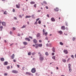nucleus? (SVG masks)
Masks as SVG:
<instances>
[{
  "label": "nucleus",
  "instance_id": "nucleus-23",
  "mask_svg": "<svg viewBox=\"0 0 76 76\" xmlns=\"http://www.w3.org/2000/svg\"><path fill=\"white\" fill-rule=\"evenodd\" d=\"M45 55H46V56H48L49 54H48V52H46L45 53Z\"/></svg>",
  "mask_w": 76,
  "mask_h": 76
},
{
  "label": "nucleus",
  "instance_id": "nucleus-34",
  "mask_svg": "<svg viewBox=\"0 0 76 76\" xmlns=\"http://www.w3.org/2000/svg\"><path fill=\"white\" fill-rule=\"evenodd\" d=\"M26 28V25H23V27H21V28Z\"/></svg>",
  "mask_w": 76,
  "mask_h": 76
},
{
  "label": "nucleus",
  "instance_id": "nucleus-46",
  "mask_svg": "<svg viewBox=\"0 0 76 76\" xmlns=\"http://www.w3.org/2000/svg\"><path fill=\"white\" fill-rule=\"evenodd\" d=\"M17 66L18 68H19V67H20V65H17Z\"/></svg>",
  "mask_w": 76,
  "mask_h": 76
},
{
  "label": "nucleus",
  "instance_id": "nucleus-22",
  "mask_svg": "<svg viewBox=\"0 0 76 76\" xmlns=\"http://www.w3.org/2000/svg\"><path fill=\"white\" fill-rule=\"evenodd\" d=\"M39 36H40V34H39V33H38L37 35V37H39Z\"/></svg>",
  "mask_w": 76,
  "mask_h": 76
},
{
  "label": "nucleus",
  "instance_id": "nucleus-42",
  "mask_svg": "<svg viewBox=\"0 0 76 76\" xmlns=\"http://www.w3.org/2000/svg\"><path fill=\"white\" fill-rule=\"evenodd\" d=\"M25 68L24 67H23L22 68V70H25Z\"/></svg>",
  "mask_w": 76,
  "mask_h": 76
},
{
  "label": "nucleus",
  "instance_id": "nucleus-43",
  "mask_svg": "<svg viewBox=\"0 0 76 76\" xmlns=\"http://www.w3.org/2000/svg\"><path fill=\"white\" fill-rule=\"evenodd\" d=\"M69 69V71L70 72H72V69H71V68Z\"/></svg>",
  "mask_w": 76,
  "mask_h": 76
},
{
  "label": "nucleus",
  "instance_id": "nucleus-47",
  "mask_svg": "<svg viewBox=\"0 0 76 76\" xmlns=\"http://www.w3.org/2000/svg\"><path fill=\"white\" fill-rule=\"evenodd\" d=\"M72 40L73 41H75V37H73L72 38Z\"/></svg>",
  "mask_w": 76,
  "mask_h": 76
},
{
  "label": "nucleus",
  "instance_id": "nucleus-29",
  "mask_svg": "<svg viewBox=\"0 0 76 76\" xmlns=\"http://www.w3.org/2000/svg\"><path fill=\"white\" fill-rule=\"evenodd\" d=\"M1 60L2 61H3L4 60V59L3 58H1Z\"/></svg>",
  "mask_w": 76,
  "mask_h": 76
},
{
  "label": "nucleus",
  "instance_id": "nucleus-11",
  "mask_svg": "<svg viewBox=\"0 0 76 76\" xmlns=\"http://www.w3.org/2000/svg\"><path fill=\"white\" fill-rule=\"evenodd\" d=\"M58 33L60 34L61 35L63 34V32L61 31H58Z\"/></svg>",
  "mask_w": 76,
  "mask_h": 76
},
{
  "label": "nucleus",
  "instance_id": "nucleus-58",
  "mask_svg": "<svg viewBox=\"0 0 76 76\" xmlns=\"http://www.w3.org/2000/svg\"><path fill=\"white\" fill-rule=\"evenodd\" d=\"M19 16L20 18H22V15H19Z\"/></svg>",
  "mask_w": 76,
  "mask_h": 76
},
{
  "label": "nucleus",
  "instance_id": "nucleus-61",
  "mask_svg": "<svg viewBox=\"0 0 76 76\" xmlns=\"http://www.w3.org/2000/svg\"><path fill=\"white\" fill-rule=\"evenodd\" d=\"M13 29H14V30H15V29H16V28H15V27H13Z\"/></svg>",
  "mask_w": 76,
  "mask_h": 76
},
{
  "label": "nucleus",
  "instance_id": "nucleus-25",
  "mask_svg": "<svg viewBox=\"0 0 76 76\" xmlns=\"http://www.w3.org/2000/svg\"><path fill=\"white\" fill-rule=\"evenodd\" d=\"M15 57V54H13L12 56V59H13Z\"/></svg>",
  "mask_w": 76,
  "mask_h": 76
},
{
  "label": "nucleus",
  "instance_id": "nucleus-33",
  "mask_svg": "<svg viewBox=\"0 0 76 76\" xmlns=\"http://www.w3.org/2000/svg\"><path fill=\"white\" fill-rule=\"evenodd\" d=\"M7 11H5L4 13V14L5 15H7Z\"/></svg>",
  "mask_w": 76,
  "mask_h": 76
},
{
  "label": "nucleus",
  "instance_id": "nucleus-60",
  "mask_svg": "<svg viewBox=\"0 0 76 76\" xmlns=\"http://www.w3.org/2000/svg\"><path fill=\"white\" fill-rule=\"evenodd\" d=\"M45 39L46 40H48V38L47 37H46Z\"/></svg>",
  "mask_w": 76,
  "mask_h": 76
},
{
  "label": "nucleus",
  "instance_id": "nucleus-50",
  "mask_svg": "<svg viewBox=\"0 0 76 76\" xmlns=\"http://www.w3.org/2000/svg\"><path fill=\"white\" fill-rule=\"evenodd\" d=\"M12 12H15V9H13Z\"/></svg>",
  "mask_w": 76,
  "mask_h": 76
},
{
  "label": "nucleus",
  "instance_id": "nucleus-16",
  "mask_svg": "<svg viewBox=\"0 0 76 76\" xmlns=\"http://www.w3.org/2000/svg\"><path fill=\"white\" fill-rule=\"evenodd\" d=\"M8 64V62L7 61L5 62L4 63V65L5 66H6V65H7V64Z\"/></svg>",
  "mask_w": 76,
  "mask_h": 76
},
{
  "label": "nucleus",
  "instance_id": "nucleus-19",
  "mask_svg": "<svg viewBox=\"0 0 76 76\" xmlns=\"http://www.w3.org/2000/svg\"><path fill=\"white\" fill-rule=\"evenodd\" d=\"M52 51L55 53V48H53L52 49Z\"/></svg>",
  "mask_w": 76,
  "mask_h": 76
},
{
  "label": "nucleus",
  "instance_id": "nucleus-31",
  "mask_svg": "<svg viewBox=\"0 0 76 76\" xmlns=\"http://www.w3.org/2000/svg\"><path fill=\"white\" fill-rule=\"evenodd\" d=\"M30 4H35V2L31 1L30 2Z\"/></svg>",
  "mask_w": 76,
  "mask_h": 76
},
{
  "label": "nucleus",
  "instance_id": "nucleus-54",
  "mask_svg": "<svg viewBox=\"0 0 76 76\" xmlns=\"http://www.w3.org/2000/svg\"><path fill=\"white\" fill-rule=\"evenodd\" d=\"M39 20V18H38L36 20V21H38V20Z\"/></svg>",
  "mask_w": 76,
  "mask_h": 76
},
{
  "label": "nucleus",
  "instance_id": "nucleus-55",
  "mask_svg": "<svg viewBox=\"0 0 76 76\" xmlns=\"http://www.w3.org/2000/svg\"><path fill=\"white\" fill-rule=\"evenodd\" d=\"M52 56H54V53H52Z\"/></svg>",
  "mask_w": 76,
  "mask_h": 76
},
{
  "label": "nucleus",
  "instance_id": "nucleus-5",
  "mask_svg": "<svg viewBox=\"0 0 76 76\" xmlns=\"http://www.w3.org/2000/svg\"><path fill=\"white\" fill-rule=\"evenodd\" d=\"M64 52L66 54H68V51L67 50H64Z\"/></svg>",
  "mask_w": 76,
  "mask_h": 76
},
{
  "label": "nucleus",
  "instance_id": "nucleus-56",
  "mask_svg": "<svg viewBox=\"0 0 76 76\" xmlns=\"http://www.w3.org/2000/svg\"><path fill=\"white\" fill-rule=\"evenodd\" d=\"M39 42H42V40H39Z\"/></svg>",
  "mask_w": 76,
  "mask_h": 76
},
{
  "label": "nucleus",
  "instance_id": "nucleus-40",
  "mask_svg": "<svg viewBox=\"0 0 76 76\" xmlns=\"http://www.w3.org/2000/svg\"><path fill=\"white\" fill-rule=\"evenodd\" d=\"M7 75H8V74H7V73H5L4 74V76H7Z\"/></svg>",
  "mask_w": 76,
  "mask_h": 76
},
{
  "label": "nucleus",
  "instance_id": "nucleus-30",
  "mask_svg": "<svg viewBox=\"0 0 76 76\" xmlns=\"http://www.w3.org/2000/svg\"><path fill=\"white\" fill-rule=\"evenodd\" d=\"M71 66V64H68V67H69V69H70L71 67H70Z\"/></svg>",
  "mask_w": 76,
  "mask_h": 76
},
{
  "label": "nucleus",
  "instance_id": "nucleus-35",
  "mask_svg": "<svg viewBox=\"0 0 76 76\" xmlns=\"http://www.w3.org/2000/svg\"><path fill=\"white\" fill-rule=\"evenodd\" d=\"M60 45H63V43H62V42H60Z\"/></svg>",
  "mask_w": 76,
  "mask_h": 76
},
{
  "label": "nucleus",
  "instance_id": "nucleus-53",
  "mask_svg": "<svg viewBox=\"0 0 76 76\" xmlns=\"http://www.w3.org/2000/svg\"><path fill=\"white\" fill-rule=\"evenodd\" d=\"M70 60V58H69L67 60V61H69Z\"/></svg>",
  "mask_w": 76,
  "mask_h": 76
},
{
  "label": "nucleus",
  "instance_id": "nucleus-48",
  "mask_svg": "<svg viewBox=\"0 0 76 76\" xmlns=\"http://www.w3.org/2000/svg\"><path fill=\"white\" fill-rule=\"evenodd\" d=\"M71 57L73 58H74V56L73 55L71 56Z\"/></svg>",
  "mask_w": 76,
  "mask_h": 76
},
{
  "label": "nucleus",
  "instance_id": "nucleus-7",
  "mask_svg": "<svg viewBox=\"0 0 76 76\" xmlns=\"http://www.w3.org/2000/svg\"><path fill=\"white\" fill-rule=\"evenodd\" d=\"M23 44L25 45H28V42H23Z\"/></svg>",
  "mask_w": 76,
  "mask_h": 76
},
{
  "label": "nucleus",
  "instance_id": "nucleus-39",
  "mask_svg": "<svg viewBox=\"0 0 76 76\" xmlns=\"http://www.w3.org/2000/svg\"><path fill=\"white\" fill-rule=\"evenodd\" d=\"M10 66H7V69H10Z\"/></svg>",
  "mask_w": 76,
  "mask_h": 76
},
{
  "label": "nucleus",
  "instance_id": "nucleus-1",
  "mask_svg": "<svg viewBox=\"0 0 76 76\" xmlns=\"http://www.w3.org/2000/svg\"><path fill=\"white\" fill-rule=\"evenodd\" d=\"M32 73H34L36 72V70H35V68H34L32 69L31 71Z\"/></svg>",
  "mask_w": 76,
  "mask_h": 76
},
{
  "label": "nucleus",
  "instance_id": "nucleus-17",
  "mask_svg": "<svg viewBox=\"0 0 76 76\" xmlns=\"http://www.w3.org/2000/svg\"><path fill=\"white\" fill-rule=\"evenodd\" d=\"M2 24L4 26H5L6 25V23L4 22H2Z\"/></svg>",
  "mask_w": 76,
  "mask_h": 76
},
{
  "label": "nucleus",
  "instance_id": "nucleus-63",
  "mask_svg": "<svg viewBox=\"0 0 76 76\" xmlns=\"http://www.w3.org/2000/svg\"><path fill=\"white\" fill-rule=\"evenodd\" d=\"M46 46H47V47H49V46H48V44H46Z\"/></svg>",
  "mask_w": 76,
  "mask_h": 76
},
{
  "label": "nucleus",
  "instance_id": "nucleus-37",
  "mask_svg": "<svg viewBox=\"0 0 76 76\" xmlns=\"http://www.w3.org/2000/svg\"><path fill=\"white\" fill-rule=\"evenodd\" d=\"M43 3H45V4H47V2H46V1H43Z\"/></svg>",
  "mask_w": 76,
  "mask_h": 76
},
{
  "label": "nucleus",
  "instance_id": "nucleus-26",
  "mask_svg": "<svg viewBox=\"0 0 76 76\" xmlns=\"http://www.w3.org/2000/svg\"><path fill=\"white\" fill-rule=\"evenodd\" d=\"M56 56H53L52 57V58H53V59L54 60H56Z\"/></svg>",
  "mask_w": 76,
  "mask_h": 76
},
{
  "label": "nucleus",
  "instance_id": "nucleus-8",
  "mask_svg": "<svg viewBox=\"0 0 76 76\" xmlns=\"http://www.w3.org/2000/svg\"><path fill=\"white\" fill-rule=\"evenodd\" d=\"M25 39L26 40H27L28 41H31V39H30L28 37L26 38Z\"/></svg>",
  "mask_w": 76,
  "mask_h": 76
},
{
  "label": "nucleus",
  "instance_id": "nucleus-45",
  "mask_svg": "<svg viewBox=\"0 0 76 76\" xmlns=\"http://www.w3.org/2000/svg\"><path fill=\"white\" fill-rule=\"evenodd\" d=\"M51 46H52V45L51 44H49V47H51Z\"/></svg>",
  "mask_w": 76,
  "mask_h": 76
},
{
  "label": "nucleus",
  "instance_id": "nucleus-15",
  "mask_svg": "<svg viewBox=\"0 0 76 76\" xmlns=\"http://www.w3.org/2000/svg\"><path fill=\"white\" fill-rule=\"evenodd\" d=\"M38 54H39V57H41V56H42V54L41 53H40V52H39L38 53Z\"/></svg>",
  "mask_w": 76,
  "mask_h": 76
},
{
  "label": "nucleus",
  "instance_id": "nucleus-62",
  "mask_svg": "<svg viewBox=\"0 0 76 76\" xmlns=\"http://www.w3.org/2000/svg\"><path fill=\"white\" fill-rule=\"evenodd\" d=\"M41 12V10H38V11H37V12Z\"/></svg>",
  "mask_w": 76,
  "mask_h": 76
},
{
  "label": "nucleus",
  "instance_id": "nucleus-59",
  "mask_svg": "<svg viewBox=\"0 0 76 76\" xmlns=\"http://www.w3.org/2000/svg\"><path fill=\"white\" fill-rule=\"evenodd\" d=\"M18 36H20V34H19V33H18Z\"/></svg>",
  "mask_w": 76,
  "mask_h": 76
},
{
  "label": "nucleus",
  "instance_id": "nucleus-49",
  "mask_svg": "<svg viewBox=\"0 0 76 76\" xmlns=\"http://www.w3.org/2000/svg\"><path fill=\"white\" fill-rule=\"evenodd\" d=\"M29 38H31V39H32V37L31 36H29Z\"/></svg>",
  "mask_w": 76,
  "mask_h": 76
},
{
  "label": "nucleus",
  "instance_id": "nucleus-38",
  "mask_svg": "<svg viewBox=\"0 0 76 76\" xmlns=\"http://www.w3.org/2000/svg\"><path fill=\"white\" fill-rule=\"evenodd\" d=\"M38 23H39V24H41V20H39Z\"/></svg>",
  "mask_w": 76,
  "mask_h": 76
},
{
  "label": "nucleus",
  "instance_id": "nucleus-6",
  "mask_svg": "<svg viewBox=\"0 0 76 76\" xmlns=\"http://www.w3.org/2000/svg\"><path fill=\"white\" fill-rule=\"evenodd\" d=\"M35 48L36 49H38V44H35Z\"/></svg>",
  "mask_w": 76,
  "mask_h": 76
},
{
  "label": "nucleus",
  "instance_id": "nucleus-51",
  "mask_svg": "<svg viewBox=\"0 0 76 76\" xmlns=\"http://www.w3.org/2000/svg\"><path fill=\"white\" fill-rule=\"evenodd\" d=\"M10 34L11 35V34H12V31H10Z\"/></svg>",
  "mask_w": 76,
  "mask_h": 76
},
{
  "label": "nucleus",
  "instance_id": "nucleus-9",
  "mask_svg": "<svg viewBox=\"0 0 76 76\" xmlns=\"http://www.w3.org/2000/svg\"><path fill=\"white\" fill-rule=\"evenodd\" d=\"M26 74H27V75H32V76H33V74H31V73L28 72H27L26 73Z\"/></svg>",
  "mask_w": 76,
  "mask_h": 76
},
{
  "label": "nucleus",
  "instance_id": "nucleus-21",
  "mask_svg": "<svg viewBox=\"0 0 76 76\" xmlns=\"http://www.w3.org/2000/svg\"><path fill=\"white\" fill-rule=\"evenodd\" d=\"M45 32V29H44L43 30V35H44Z\"/></svg>",
  "mask_w": 76,
  "mask_h": 76
},
{
  "label": "nucleus",
  "instance_id": "nucleus-36",
  "mask_svg": "<svg viewBox=\"0 0 76 76\" xmlns=\"http://www.w3.org/2000/svg\"><path fill=\"white\" fill-rule=\"evenodd\" d=\"M31 54L32 56H34V55L35 54V52H33L31 53Z\"/></svg>",
  "mask_w": 76,
  "mask_h": 76
},
{
  "label": "nucleus",
  "instance_id": "nucleus-24",
  "mask_svg": "<svg viewBox=\"0 0 76 76\" xmlns=\"http://www.w3.org/2000/svg\"><path fill=\"white\" fill-rule=\"evenodd\" d=\"M44 35H45V36L46 37H47V35H48V32H46L45 33Z\"/></svg>",
  "mask_w": 76,
  "mask_h": 76
},
{
  "label": "nucleus",
  "instance_id": "nucleus-28",
  "mask_svg": "<svg viewBox=\"0 0 76 76\" xmlns=\"http://www.w3.org/2000/svg\"><path fill=\"white\" fill-rule=\"evenodd\" d=\"M62 61H63V62H64V63H66V60L65 59H63Z\"/></svg>",
  "mask_w": 76,
  "mask_h": 76
},
{
  "label": "nucleus",
  "instance_id": "nucleus-44",
  "mask_svg": "<svg viewBox=\"0 0 76 76\" xmlns=\"http://www.w3.org/2000/svg\"><path fill=\"white\" fill-rule=\"evenodd\" d=\"M37 21H36L34 23V25H37Z\"/></svg>",
  "mask_w": 76,
  "mask_h": 76
},
{
  "label": "nucleus",
  "instance_id": "nucleus-27",
  "mask_svg": "<svg viewBox=\"0 0 76 76\" xmlns=\"http://www.w3.org/2000/svg\"><path fill=\"white\" fill-rule=\"evenodd\" d=\"M28 56H31V52H28Z\"/></svg>",
  "mask_w": 76,
  "mask_h": 76
},
{
  "label": "nucleus",
  "instance_id": "nucleus-13",
  "mask_svg": "<svg viewBox=\"0 0 76 76\" xmlns=\"http://www.w3.org/2000/svg\"><path fill=\"white\" fill-rule=\"evenodd\" d=\"M51 21H52V22H55V21H56L55 19H54V18H51Z\"/></svg>",
  "mask_w": 76,
  "mask_h": 76
},
{
  "label": "nucleus",
  "instance_id": "nucleus-52",
  "mask_svg": "<svg viewBox=\"0 0 76 76\" xmlns=\"http://www.w3.org/2000/svg\"><path fill=\"white\" fill-rule=\"evenodd\" d=\"M14 19H15V20H17V18H16V17H14Z\"/></svg>",
  "mask_w": 76,
  "mask_h": 76
},
{
  "label": "nucleus",
  "instance_id": "nucleus-32",
  "mask_svg": "<svg viewBox=\"0 0 76 76\" xmlns=\"http://www.w3.org/2000/svg\"><path fill=\"white\" fill-rule=\"evenodd\" d=\"M3 27L2 26H1L0 27V28L1 29V31H2V29H3Z\"/></svg>",
  "mask_w": 76,
  "mask_h": 76
},
{
  "label": "nucleus",
  "instance_id": "nucleus-4",
  "mask_svg": "<svg viewBox=\"0 0 76 76\" xmlns=\"http://www.w3.org/2000/svg\"><path fill=\"white\" fill-rule=\"evenodd\" d=\"M12 72L13 73H18V71L16 70H13L12 71Z\"/></svg>",
  "mask_w": 76,
  "mask_h": 76
},
{
  "label": "nucleus",
  "instance_id": "nucleus-20",
  "mask_svg": "<svg viewBox=\"0 0 76 76\" xmlns=\"http://www.w3.org/2000/svg\"><path fill=\"white\" fill-rule=\"evenodd\" d=\"M31 16H26L25 17L26 18H31Z\"/></svg>",
  "mask_w": 76,
  "mask_h": 76
},
{
  "label": "nucleus",
  "instance_id": "nucleus-14",
  "mask_svg": "<svg viewBox=\"0 0 76 76\" xmlns=\"http://www.w3.org/2000/svg\"><path fill=\"white\" fill-rule=\"evenodd\" d=\"M38 46L39 47H42V44H38Z\"/></svg>",
  "mask_w": 76,
  "mask_h": 76
},
{
  "label": "nucleus",
  "instance_id": "nucleus-2",
  "mask_svg": "<svg viewBox=\"0 0 76 76\" xmlns=\"http://www.w3.org/2000/svg\"><path fill=\"white\" fill-rule=\"evenodd\" d=\"M16 7L18 9H19L20 7V4L18 3V4H16Z\"/></svg>",
  "mask_w": 76,
  "mask_h": 76
},
{
  "label": "nucleus",
  "instance_id": "nucleus-12",
  "mask_svg": "<svg viewBox=\"0 0 76 76\" xmlns=\"http://www.w3.org/2000/svg\"><path fill=\"white\" fill-rule=\"evenodd\" d=\"M33 42L34 43H37V40L35 39H34Z\"/></svg>",
  "mask_w": 76,
  "mask_h": 76
},
{
  "label": "nucleus",
  "instance_id": "nucleus-64",
  "mask_svg": "<svg viewBox=\"0 0 76 76\" xmlns=\"http://www.w3.org/2000/svg\"><path fill=\"white\" fill-rule=\"evenodd\" d=\"M46 9H48V6H46Z\"/></svg>",
  "mask_w": 76,
  "mask_h": 76
},
{
  "label": "nucleus",
  "instance_id": "nucleus-18",
  "mask_svg": "<svg viewBox=\"0 0 76 76\" xmlns=\"http://www.w3.org/2000/svg\"><path fill=\"white\" fill-rule=\"evenodd\" d=\"M55 10L56 12H58V8L56 7V9H55Z\"/></svg>",
  "mask_w": 76,
  "mask_h": 76
},
{
  "label": "nucleus",
  "instance_id": "nucleus-10",
  "mask_svg": "<svg viewBox=\"0 0 76 76\" xmlns=\"http://www.w3.org/2000/svg\"><path fill=\"white\" fill-rule=\"evenodd\" d=\"M61 29H62L63 30H65V26H63L61 27Z\"/></svg>",
  "mask_w": 76,
  "mask_h": 76
},
{
  "label": "nucleus",
  "instance_id": "nucleus-57",
  "mask_svg": "<svg viewBox=\"0 0 76 76\" xmlns=\"http://www.w3.org/2000/svg\"><path fill=\"white\" fill-rule=\"evenodd\" d=\"M13 61L14 62H16V60H15V59H13Z\"/></svg>",
  "mask_w": 76,
  "mask_h": 76
},
{
  "label": "nucleus",
  "instance_id": "nucleus-3",
  "mask_svg": "<svg viewBox=\"0 0 76 76\" xmlns=\"http://www.w3.org/2000/svg\"><path fill=\"white\" fill-rule=\"evenodd\" d=\"M39 59L40 61H43L44 59V56H40Z\"/></svg>",
  "mask_w": 76,
  "mask_h": 76
},
{
  "label": "nucleus",
  "instance_id": "nucleus-41",
  "mask_svg": "<svg viewBox=\"0 0 76 76\" xmlns=\"http://www.w3.org/2000/svg\"><path fill=\"white\" fill-rule=\"evenodd\" d=\"M34 7L35 8L37 7V4H35L34 5Z\"/></svg>",
  "mask_w": 76,
  "mask_h": 76
}]
</instances>
